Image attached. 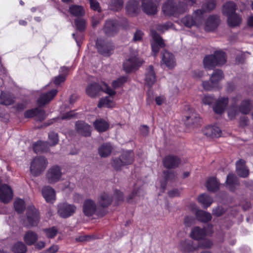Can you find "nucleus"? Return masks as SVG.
I'll list each match as a JSON object with an SVG mask.
<instances>
[{
  "instance_id": "obj_1",
  "label": "nucleus",
  "mask_w": 253,
  "mask_h": 253,
  "mask_svg": "<svg viewBox=\"0 0 253 253\" xmlns=\"http://www.w3.org/2000/svg\"><path fill=\"white\" fill-rule=\"evenodd\" d=\"M196 2V0H182L177 5L172 0H168L163 5L162 11L166 16H177L185 12L188 7L191 6Z\"/></svg>"
},
{
  "instance_id": "obj_2",
  "label": "nucleus",
  "mask_w": 253,
  "mask_h": 253,
  "mask_svg": "<svg viewBox=\"0 0 253 253\" xmlns=\"http://www.w3.org/2000/svg\"><path fill=\"white\" fill-rule=\"evenodd\" d=\"M240 99L241 96L239 95H237L232 98L231 105L228 110V115L230 120L235 118L239 112L243 114H249L252 108V104L248 99L243 100L239 107H237L236 103Z\"/></svg>"
},
{
  "instance_id": "obj_3",
  "label": "nucleus",
  "mask_w": 253,
  "mask_h": 253,
  "mask_svg": "<svg viewBox=\"0 0 253 253\" xmlns=\"http://www.w3.org/2000/svg\"><path fill=\"white\" fill-rule=\"evenodd\" d=\"M226 61L225 53L222 51H215L213 54L206 56L203 63L205 68L211 69L216 66L224 64Z\"/></svg>"
},
{
  "instance_id": "obj_4",
  "label": "nucleus",
  "mask_w": 253,
  "mask_h": 253,
  "mask_svg": "<svg viewBox=\"0 0 253 253\" xmlns=\"http://www.w3.org/2000/svg\"><path fill=\"white\" fill-rule=\"evenodd\" d=\"M47 160L42 156L36 157L33 159L30 166V172L34 176L41 175L47 167Z\"/></svg>"
},
{
  "instance_id": "obj_5",
  "label": "nucleus",
  "mask_w": 253,
  "mask_h": 253,
  "mask_svg": "<svg viewBox=\"0 0 253 253\" xmlns=\"http://www.w3.org/2000/svg\"><path fill=\"white\" fill-rule=\"evenodd\" d=\"M101 90L110 95H113L116 93L115 90L111 89L109 85L105 83H103L101 86H100L96 83L90 84L87 86L85 92L90 97H94Z\"/></svg>"
},
{
  "instance_id": "obj_6",
  "label": "nucleus",
  "mask_w": 253,
  "mask_h": 253,
  "mask_svg": "<svg viewBox=\"0 0 253 253\" xmlns=\"http://www.w3.org/2000/svg\"><path fill=\"white\" fill-rule=\"evenodd\" d=\"M203 10L198 9L195 11L192 15H186L181 19V22L186 27H191L201 24L204 18Z\"/></svg>"
},
{
  "instance_id": "obj_7",
  "label": "nucleus",
  "mask_w": 253,
  "mask_h": 253,
  "mask_svg": "<svg viewBox=\"0 0 253 253\" xmlns=\"http://www.w3.org/2000/svg\"><path fill=\"white\" fill-rule=\"evenodd\" d=\"M184 117L185 124L189 127L197 126L201 123L200 115L192 108L187 107Z\"/></svg>"
},
{
  "instance_id": "obj_8",
  "label": "nucleus",
  "mask_w": 253,
  "mask_h": 253,
  "mask_svg": "<svg viewBox=\"0 0 253 253\" xmlns=\"http://www.w3.org/2000/svg\"><path fill=\"white\" fill-rule=\"evenodd\" d=\"M62 175L61 168L58 166H54L47 170L45 179L48 183L54 184L62 179Z\"/></svg>"
},
{
  "instance_id": "obj_9",
  "label": "nucleus",
  "mask_w": 253,
  "mask_h": 253,
  "mask_svg": "<svg viewBox=\"0 0 253 253\" xmlns=\"http://www.w3.org/2000/svg\"><path fill=\"white\" fill-rule=\"evenodd\" d=\"M137 55L136 52L132 53L124 62L123 66L126 72H130L143 64L144 61L143 59L137 57Z\"/></svg>"
},
{
  "instance_id": "obj_10",
  "label": "nucleus",
  "mask_w": 253,
  "mask_h": 253,
  "mask_svg": "<svg viewBox=\"0 0 253 253\" xmlns=\"http://www.w3.org/2000/svg\"><path fill=\"white\" fill-rule=\"evenodd\" d=\"M133 162L132 154L130 151L125 152L121 158L114 159L112 162L113 167L117 170L120 169L123 166L131 164Z\"/></svg>"
},
{
  "instance_id": "obj_11",
  "label": "nucleus",
  "mask_w": 253,
  "mask_h": 253,
  "mask_svg": "<svg viewBox=\"0 0 253 253\" xmlns=\"http://www.w3.org/2000/svg\"><path fill=\"white\" fill-rule=\"evenodd\" d=\"M27 221L28 223H26V225L30 226H36L39 221V211L33 206H30L28 208Z\"/></svg>"
},
{
  "instance_id": "obj_12",
  "label": "nucleus",
  "mask_w": 253,
  "mask_h": 253,
  "mask_svg": "<svg viewBox=\"0 0 253 253\" xmlns=\"http://www.w3.org/2000/svg\"><path fill=\"white\" fill-rule=\"evenodd\" d=\"M76 210V207L74 205L67 203H61L58 205V213L63 218L71 216Z\"/></svg>"
},
{
  "instance_id": "obj_13",
  "label": "nucleus",
  "mask_w": 253,
  "mask_h": 253,
  "mask_svg": "<svg viewBox=\"0 0 253 253\" xmlns=\"http://www.w3.org/2000/svg\"><path fill=\"white\" fill-rule=\"evenodd\" d=\"M151 34L153 39L151 43L152 50L154 54L156 55L159 52L160 48L165 46V44L161 36L156 33L155 30H151Z\"/></svg>"
},
{
  "instance_id": "obj_14",
  "label": "nucleus",
  "mask_w": 253,
  "mask_h": 253,
  "mask_svg": "<svg viewBox=\"0 0 253 253\" xmlns=\"http://www.w3.org/2000/svg\"><path fill=\"white\" fill-rule=\"evenodd\" d=\"M13 191L11 187L7 184L0 186V200L4 203H8L13 198Z\"/></svg>"
},
{
  "instance_id": "obj_15",
  "label": "nucleus",
  "mask_w": 253,
  "mask_h": 253,
  "mask_svg": "<svg viewBox=\"0 0 253 253\" xmlns=\"http://www.w3.org/2000/svg\"><path fill=\"white\" fill-rule=\"evenodd\" d=\"M43 197L47 203H53L56 200V192L50 186H45L42 189Z\"/></svg>"
},
{
  "instance_id": "obj_16",
  "label": "nucleus",
  "mask_w": 253,
  "mask_h": 253,
  "mask_svg": "<svg viewBox=\"0 0 253 253\" xmlns=\"http://www.w3.org/2000/svg\"><path fill=\"white\" fill-rule=\"evenodd\" d=\"M25 117L30 118L35 117L38 121H42L45 118V112L42 109L36 108L27 111L25 113Z\"/></svg>"
},
{
  "instance_id": "obj_17",
  "label": "nucleus",
  "mask_w": 253,
  "mask_h": 253,
  "mask_svg": "<svg viewBox=\"0 0 253 253\" xmlns=\"http://www.w3.org/2000/svg\"><path fill=\"white\" fill-rule=\"evenodd\" d=\"M97 211L95 202L90 199L86 200L83 205V211L87 216H91L94 214Z\"/></svg>"
},
{
  "instance_id": "obj_18",
  "label": "nucleus",
  "mask_w": 253,
  "mask_h": 253,
  "mask_svg": "<svg viewBox=\"0 0 253 253\" xmlns=\"http://www.w3.org/2000/svg\"><path fill=\"white\" fill-rule=\"evenodd\" d=\"M162 63L169 69H172L176 65L174 55L170 52L165 51L162 57Z\"/></svg>"
},
{
  "instance_id": "obj_19",
  "label": "nucleus",
  "mask_w": 253,
  "mask_h": 253,
  "mask_svg": "<svg viewBox=\"0 0 253 253\" xmlns=\"http://www.w3.org/2000/svg\"><path fill=\"white\" fill-rule=\"evenodd\" d=\"M228 103V98L227 97H219L213 107L214 112L218 114H222L224 111Z\"/></svg>"
},
{
  "instance_id": "obj_20",
  "label": "nucleus",
  "mask_w": 253,
  "mask_h": 253,
  "mask_svg": "<svg viewBox=\"0 0 253 253\" xmlns=\"http://www.w3.org/2000/svg\"><path fill=\"white\" fill-rule=\"evenodd\" d=\"M76 128L78 132L82 135L87 136L91 134V126L84 122H78L76 124Z\"/></svg>"
},
{
  "instance_id": "obj_21",
  "label": "nucleus",
  "mask_w": 253,
  "mask_h": 253,
  "mask_svg": "<svg viewBox=\"0 0 253 253\" xmlns=\"http://www.w3.org/2000/svg\"><path fill=\"white\" fill-rule=\"evenodd\" d=\"M57 91L56 89H52L45 93L41 95L38 100V103L40 105H43L50 102L56 95Z\"/></svg>"
},
{
  "instance_id": "obj_22",
  "label": "nucleus",
  "mask_w": 253,
  "mask_h": 253,
  "mask_svg": "<svg viewBox=\"0 0 253 253\" xmlns=\"http://www.w3.org/2000/svg\"><path fill=\"white\" fill-rule=\"evenodd\" d=\"M112 197L107 192L101 193L98 197V204L102 207H107L112 203Z\"/></svg>"
},
{
  "instance_id": "obj_23",
  "label": "nucleus",
  "mask_w": 253,
  "mask_h": 253,
  "mask_svg": "<svg viewBox=\"0 0 253 253\" xmlns=\"http://www.w3.org/2000/svg\"><path fill=\"white\" fill-rule=\"evenodd\" d=\"M156 81V78L153 67L150 66L146 70L145 78V84L147 86L151 87L155 84Z\"/></svg>"
},
{
  "instance_id": "obj_24",
  "label": "nucleus",
  "mask_w": 253,
  "mask_h": 253,
  "mask_svg": "<svg viewBox=\"0 0 253 253\" xmlns=\"http://www.w3.org/2000/svg\"><path fill=\"white\" fill-rule=\"evenodd\" d=\"M179 158L174 156H168L163 160L164 166L168 169L174 168L179 164Z\"/></svg>"
},
{
  "instance_id": "obj_25",
  "label": "nucleus",
  "mask_w": 253,
  "mask_h": 253,
  "mask_svg": "<svg viewBox=\"0 0 253 253\" xmlns=\"http://www.w3.org/2000/svg\"><path fill=\"white\" fill-rule=\"evenodd\" d=\"M204 134L208 137H218L221 136V130L217 126H208L203 131Z\"/></svg>"
},
{
  "instance_id": "obj_26",
  "label": "nucleus",
  "mask_w": 253,
  "mask_h": 253,
  "mask_svg": "<svg viewBox=\"0 0 253 253\" xmlns=\"http://www.w3.org/2000/svg\"><path fill=\"white\" fill-rule=\"evenodd\" d=\"M236 172L241 177H246L249 175V170L245 166V162L240 160L236 162Z\"/></svg>"
},
{
  "instance_id": "obj_27",
  "label": "nucleus",
  "mask_w": 253,
  "mask_h": 253,
  "mask_svg": "<svg viewBox=\"0 0 253 253\" xmlns=\"http://www.w3.org/2000/svg\"><path fill=\"white\" fill-rule=\"evenodd\" d=\"M236 10V5L235 2L231 1L226 2L222 7V13L229 17L234 14Z\"/></svg>"
},
{
  "instance_id": "obj_28",
  "label": "nucleus",
  "mask_w": 253,
  "mask_h": 253,
  "mask_svg": "<svg viewBox=\"0 0 253 253\" xmlns=\"http://www.w3.org/2000/svg\"><path fill=\"white\" fill-rule=\"evenodd\" d=\"M14 97L8 91H2L0 95V104L9 105L14 102Z\"/></svg>"
},
{
  "instance_id": "obj_29",
  "label": "nucleus",
  "mask_w": 253,
  "mask_h": 253,
  "mask_svg": "<svg viewBox=\"0 0 253 253\" xmlns=\"http://www.w3.org/2000/svg\"><path fill=\"white\" fill-rule=\"evenodd\" d=\"M118 31V25L114 20L106 21L104 27V31L106 34L112 36L115 34Z\"/></svg>"
},
{
  "instance_id": "obj_30",
  "label": "nucleus",
  "mask_w": 253,
  "mask_h": 253,
  "mask_svg": "<svg viewBox=\"0 0 253 253\" xmlns=\"http://www.w3.org/2000/svg\"><path fill=\"white\" fill-rule=\"evenodd\" d=\"M219 23L218 17L215 15L210 16L206 22L205 29L207 31L213 30Z\"/></svg>"
},
{
  "instance_id": "obj_31",
  "label": "nucleus",
  "mask_w": 253,
  "mask_h": 253,
  "mask_svg": "<svg viewBox=\"0 0 253 253\" xmlns=\"http://www.w3.org/2000/svg\"><path fill=\"white\" fill-rule=\"evenodd\" d=\"M113 150V147L110 143H104L98 148V154L101 157L109 156Z\"/></svg>"
},
{
  "instance_id": "obj_32",
  "label": "nucleus",
  "mask_w": 253,
  "mask_h": 253,
  "mask_svg": "<svg viewBox=\"0 0 253 253\" xmlns=\"http://www.w3.org/2000/svg\"><path fill=\"white\" fill-rule=\"evenodd\" d=\"M178 248L184 253L191 252L196 249V247L193 246L192 242L189 240L181 241Z\"/></svg>"
},
{
  "instance_id": "obj_33",
  "label": "nucleus",
  "mask_w": 253,
  "mask_h": 253,
  "mask_svg": "<svg viewBox=\"0 0 253 253\" xmlns=\"http://www.w3.org/2000/svg\"><path fill=\"white\" fill-rule=\"evenodd\" d=\"M206 235V231L204 229L198 227L194 228L191 232L190 236L192 239L196 240H201L204 239Z\"/></svg>"
},
{
  "instance_id": "obj_34",
  "label": "nucleus",
  "mask_w": 253,
  "mask_h": 253,
  "mask_svg": "<svg viewBox=\"0 0 253 253\" xmlns=\"http://www.w3.org/2000/svg\"><path fill=\"white\" fill-rule=\"evenodd\" d=\"M38 239L37 234L31 231L27 232L24 236V242L29 246L34 244L38 240Z\"/></svg>"
},
{
  "instance_id": "obj_35",
  "label": "nucleus",
  "mask_w": 253,
  "mask_h": 253,
  "mask_svg": "<svg viewBox=\"0 0 253 253\" xmlns=\"http://www.w3.org/2000/svg\"><path fill=\"white\" fill-rule=\"evenodd\" d=\"M116 104L113 101V97L112 96L106 97L101 99L98 104V107L99 108H113Z\"/></svg>"
},
{
  "instance_id": "obj_36",
  "label": "nucleus",
  "mask_w": 253,
  "mask_h": 253,
  "mask_svg": "<svg viewBox=\"0 0 253 253\" xmlns=\"http://www.w3.org/2000/svg\"><path fill=\"white\" fill-rule=\"evenodd\" d=\"M226 182L228 188L231 191L234 190L239 185L237 177L233 174H229L227 175Z\"/></svg>"
},
{
  "instance_id": "obj_37",
  "label": "nucleus",
  "mask_w": 253,
  "mask_h": 253,
  "mask_svg": "<svg viewBox=\"0 0 253 253\" xmlns=\"http://www.w3.org/2000/svg\"><path fill=\"white\" fill-rule=\"evenodd\" d=\"M95 128L99 132L106 131L109 128V124L104 120L99 119L93 123Z\"/></svg>"
},
{
  "instance_id": "obj_38",
  "label": "nucleus",
  "mask_w": 253,
  "mask_h": 253,
  "mask_svg": "<svg viewBox=\"0 0 253 253\" xmlns=\"http://www.w3.org/2000/svg\"><path fill=\"white\" fill-rule=\"evenodd\" d=\"M96 47L99 52L104 55H109L112 53L113 50L111 46L106 44L101 45L99 43V40L96 41Z\"/></svg>"
},
{
  "instance_id": "obj_39",
  "label": "nucleus",
  "mask_w": 253,
  "mask_h": 253,
  "mask_svg": "<svg viewBox=\"0 0 253 253\" xmlns=\"http://www.w3.org/2000/svg\"><path fill=\"white\" fill-rule=\"evenodd\" d=\"M219 183L215 178L211 177L207 180L206 187L209 191H215L219 188Z\"/></svg>"
},
{
  "instance_id": "obj_40",
  "label": "nucleus",
  "mask_w": 253,
  "mask_h": 253,
  "mask_svg": "<svg viewBox=\"0 0 253 253\" xmlns=\"http://www.w3.org/2000/svg\"><path fill=\"white\" fill-rule=\"evenodd\" d=\"M196 216L198 220L202 222H208L211 219V213L202 210H198L196 212Z\"/></svg>"
},
{
  "instance_id": "obj_41",
  "label": "nucleus",
  "mask_w": 253,
  "mask_h": 253,
  "mask_svg": "<svg viewBox=\"0 0 253 253\" xmlns=\"http://www.w3.org/2000/svg\"><path fill=\"white\" fill-rule=\"evenodd\" d=\"M199 203L204 208L209 207L213 202L212 199L207 194H203L199 196L198 199Z\"/></svg>"
},
{
  "instance_id": "obj_42",
  "label": "nucleus",
  "mask_w": 253,
  "mask_h": 253,
  "mask_svg": "<svg viewBox=\"0 0 253 253\" xmlns=\"http://www.w3.org/2000/svg\"><path fill=\"white\" fill-rule=\"evenodd\" d=\"M241 17L235 13L229 17H228L227 21L228 25L232 27L238 26L241 22Z\"/></svg>"
},
{
  "instance_id": "obj_43",
  "label": "nucleus",
  "mask_w": 253,
  "mask_h": 253,
  "mask_svg": "<svg viewBox=\"0 0 253 253\" xmlns=\"http://www.w3.org/2000/svg\"><path fill=\"white\" fill-rule=\"evenodd\" d=\"M48 148V144L46 142L42 141H38L33 146V149L35 153H40L45 151Z\"/></svg>"
},
{
  "instance_id": "obj_44",
  "label": "nucleus",
  "mask_w": 253,
  "mask_h": 253,
  "mask_svg": "<svg viewBox=\"0 0 253 253\" xmlns=\"http://www.w3.org/2000/svg\"><path fill=\"white\" fill-rule=\"evenodd\" d=\"M224 78L223 72L221 70L215 71L211 77V82H213L217 85H218V83L221 81Z\"/></svg>"
},
{
  "instance_id": "obj_45",
  "label": "nucleus",
  "mask_w": 253,
  "mask_h": 253,
  "mask_svg": "<svg viewBox=\"0 0 253 253\" xmlns=\"http://www.w3.org/2000/svg\"><path fill=\"white\" fill-rule=\"evenodd\" d=\"M70 12L75 16H82L84 14V10L83 7L79 5H72L70 7Z\"/></svg>"
},
{
  "instance_id": "obj_46",
  "label": "nucleus",
  "mask_w": 253,
  "mask_h": 253,
  "mask_svg": "<svg viewBox=\"0 0 253 253\" xmlns=\"http://www.w3.org/2000/svg\"><path fill=\"white\" fill-rule=\"evenodd\" d=\"M12 251L14 253H25L27 251V247L22 242H19L14 245Z\"/></svg>"
},
{
  "instance_id": "obj_47",
  "label": "nucleus",
  "mask_w": 253,
  "mask_h": 253,
  "mask_svg": "<svg viewBox=\"0 0 253 253\" xmlns=\"http://www.w3.org/2000/svg\"><path fill=\"white\" fill-rule=\"evenodd\" d=\"M127 81V77L122 76L120 78L114 80L112 83V86L114 89L122 87Z\"/></svg>"
},
{
  "instance_id": "obj_48",
  "label": "nucleus",
  "mask_w": 253,
  "mask_h": 253,
  "mask_svg": "<svg viewBox=\"0 0 253 253\" xmlns=\"http://www.w3.org/2000/svg\"><path fill=\"white\" fill-rule=\"evenodd\" d=\"M25 207L24 201L21 199H16L14 202V208L19 213L23 211Z\"/></svg>"
},
{
  "instance_id": "obj_49",
  "label": "nucleus",
  "mask_w": 253,
  "mask_h": 253,
  "mask_svg": "<svg viewBox=\"0 0 253 253\" xmlns=\"http://www.w3.org/2000/svg\"><path fill=\"white\" fill-rule=\"evenodd\" d=\"M202 86L204 89L206 90H211L215 88H218L219 85H216L215 84H213V82L210 81H205L202 83Z\"/></svg>"
},
{
  "instance_id": "obj_50",
  "label": "nucleus",
  "mask_w": 253,
  "mask_h": 253,
  "mask_svg": "<svg viewBox=\"0 0 253 253\" xmlns=\"http://www.w3.org/2000/svg\"><path fill=\"white\" fill-rule=\"evenodd\" d=\"M173 24L170 22H168L164 24H159L157 26L156 29L160 32L164 33L165 31L172 27Z\"/></svg>"
},
{
  "instance_id": "obj_51",
  "label": "nucleus",
  "mask_w": 253,
  "mask_h": 253,
  "mask_svg": "<svg viewBox=\"0 0 253 253\" xmlns=\"http://www.w3.org/2000/svg\"><path fill=\"white\" fill-rule=\"evenodd\" d=\"M58 141L57 134L51 132L48 134V145L53 146L56 144Z\"/></svg>"
},
{
  "instance_id": "obj_52",
  "label": "nucleus",
  "mask_w": 253,
  "mask_h": 253,
  "mask_svg": "<svg viewBox=\"0 0 253 253\" xmlns=\"http://www.w3.org/2000/svg\"><path fill=\"white\" fill-rule=\"evenodd\" d=\"M164 180L161 182V187L162 189L164 190L166 186V181L172 176H174V174L172 173L170 171L167 170L164 172Z\"/></svg>"
},
{
  "instance_id": "obj_53",
  "label": "nucleus",
  "mask_w": 253,
  "mask_h": 253,
  "mask_svg": "<svg viewBox=\"0 0 253 253\" xmlns=\"http://www.w3.org/2000/svg\"><path fill=\"white\" fill-rule=\"evenodd\" d=\"M46 236L49 238H53L57 233V229L54 227L44 230Z\"/></svg>"
},
{
  "instance_id": "obj_54",
  "label": "nucleus",
  "mask_w": 253,
  "mask_h": 253,
  "mask_svg": "<svg viewBox=\"0 0 253 253\" xmlns=\"http://www.w3.org/2000/svg\"><path fill=\"white\" fill-rule=\"evenodd\" d=\"M215 5L216 4L214 0H209L206 3L203 5V8L204 9L205 11L211 10L214 8Z\"/></svg>"
},
{
  "instance_id": "obj_55",
  "label": "nucleus",
  "mask_w": 253,
  "mask_h": 253,
  "mask_svg": "<svg viewBox=\"0 0 253 253\" xmlns=\"http://www.w3.org/2000/svg\"><path fill=\"white\" fill-rule=\"evenodd\" d=\"M124 2L122 0H117L112 2L111 8L114 10H118L123 7Z\"/></svg>"
},
{
  "instance_id": "obj_56",
  "label": "nucleus",
  "mask_w": 253,
  "mask_h": 253,
  "mask_svg": "<svg viewBox=\"0 0 253 253\" xmlns=\"http://www.w3.org/2000/svg\"><path fill=\"white\" fill-rule=\"evenodd\" d=\"M75 24L78 30L80 31L84 30L86 26L85 21L83 19H76L75 20Z\"/></svg>"
},
{
  "instance_id": "obj_57",
  "label": "nucleus",
  "mask_w": 253,
  "mask_h": 253,
  "mask_svg": "<svg viewBox=\"0 0 253 253\" xmlns=\"http://www.w3.org/2000/svg\"><path fill=\"white\" fill-rule=\"evenodd\" d=\"M202 100L204 104L211 105L213 102L214 98L211 95L206 94L203 97Z\"/></svg>"
},
{
  "instance_id": "obj_58",
  "label": "nucleus",
  "mask_w": 253,
  "mask_h": 253,
  "mask_svg": "<svg viewBox=\"0 0 253 253\" xmlns=\"http://www.w3.org/2000/svg\"><path fill=\"white\" fill-rule=\"evenodd\" d=\"M200 243L199 247L201 248H209L212 246V243L209 240L203 239Z\"/></svg>"
},
{
  "instance_id": "obj_59",
  "label": "nucleus",
  "mask_w": 253,
  "mask_h": 253,
  "mask_svg": "<svg viewBox=\"0 0 253 253\" xmlns=\"http://www.w3.org/2000/svg\"><path fill=\"white\" fill-rule=\"evenodd\" d=\"M89 1L92 9L98 12L100 11L101 8L99 6V3L96 0H89Z\"/></svg>"
},
{
  "instance_id": "obj_60",
  "label": "nucleus",
  "mask_w": 253,
  "mask_h": 253,
  "mask_svg": "<svg viewBox=\"0 0 253 253\" xmlns=\"http://www.w3.org/2000/svg\"><path fill=\"white\" fill-rule=\"evenodd\" d=\"M65 80V76L63 75H60L56 77L54 80V83L55 85H58Z\"/></svg>"
},
{
  "instance_id": "obj_61",
  "label": "nucleus",
  "mask_w": 253,
  "mask_h": 253,
  "mask_svg": "<svg viewBox=\"0 0 253 253\" xmlns=\"http://www.w3.org/2000/svg\"><path fill=\"white\" fill-rule=\"evenodd\" d=\"M143 35V32L140 30H137L134 33L133 40L134 41H139L142 39Z\"/></svg>"
},
{
  "instance_id": "obj_62",
  "label": "nucleus",
  "mask_w": 253,
  "mask_h": 253,
  "mask_svg": "<svg viewBox=\"0 0 253 253\" xmlns=\"http://www.w3.org/2000/svg\"><path fill=\"white\" fill-rule=\"evenodd\" d=\"M114 198L116 199L118 203L122 201L124 199L123 193L118 190H116L114 193Z\"/></svg>"
},
{
  "instance_id": "obj_63",
  "label": "nucleus",
  "mask_w": 253,
  "mask_h": 253,
  "mask_svg": "<svg viewBox=\"0 0 253 253\" xmlns=\"http://www.w3.org/2000/svg\"><path fill=\"white\" fill-rule=\"evenodd\" d=\"M155 101L158 105H161L166 103V98L163 95H160L155 98Z\"/></svg>"
},
{
  "instance_id": "obj_64",
  "label": "nucleus",
  "mask_w": 253,
  "mask_h": 253,
  "mask_svg": "<svg viewBox=\"0 0 253 253\" xmlns=\"http://www.w3.org/2000/svg\"><path fill=\"white\" fill-rule=\"evenodd\" d=\"M239 124L242 127H244L249 124V120L247 117L243 116L240 118Z\"/></svg>"
}]
</instances>
